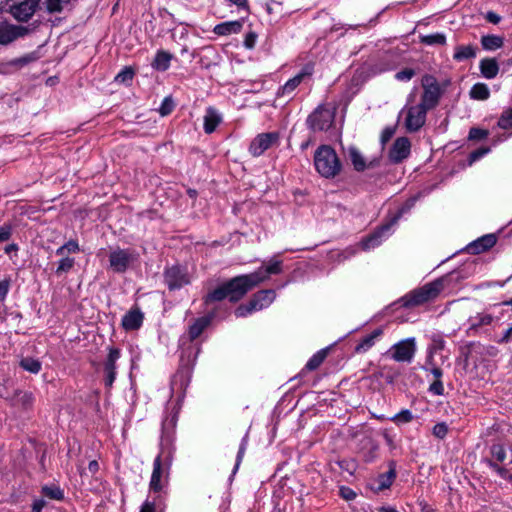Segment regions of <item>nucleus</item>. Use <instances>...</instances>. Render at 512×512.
Returning a JSON list of instances; mask_svg holds the SVG:
<instances>
[{
  "mask_svg": "<svg viewBox=\"0 0 512 512\" xmlns=\"http://www.w3.org/2000/svg\"><path fill=\"white\" fill-rule=\"evenodd\" d=\"M253 277L248 278L239 275L224 282L222 285L208 292L203 297L205 305L223 301L228 298L230 302L235 303L241 300L250 290Z\"/></svg>",
  "mask_w": 512,
  "mask_h": 512,
  "instance_id": "f257e3e1",
  "label": "nucleus"
},
{
  "mask_svg": "<svg viewBox=\"0 0 512 512\" xmlns=\"http://www.w3.org/2000/svg\"><path fill=\"white\" fill-rule=\"evenodd\" d=\"M201 351L198 345H189L181 354L179 368L171 379V389L185 394L190 384L197 357Z\"/></svg>",
  "mask_w": 512,
  "mask_h": 512,
  "instance_id": "f03ea898",
  "label": "nucleus"
},
{
  "mask_svg": "<svg viewBox=\"0 0 512 512\" xmlns=\"http://www.w3.org/2000/svg\"><path fill=\"white\" fill-rule=\"evenodd\" d=\"M443 289L444 279H435L434 281L426 283L404 295L401 298L402 306L412 308L423 305L437 298Z\"/></svg>",
  "mask_w": 512,
  "mask_h": 512,
  "instance_id": "7ed1b4c3",
  "label": "nucleus"
},
{
  "mask_svg": "<svg viewBox=\"0 0 512 512\" xmlns=\"http://www.w3.org/2000/svg\"><path fill=\"white\" fill-rule=\"evenodd\" d=\"M314 165L317 172L325 178H334L342 169V163L336 151L329 145H321L316 149Z\"/></svg>",
  "mask_w": 512,
  "mask_h": 512,
  "instance_id": "20e7f679",
  "label": "nucleus"
},
{
  "mask_svg": "<svg viewBox=\"0 0 512 512\" xmlns=\"http://www.w3.org/2000/svg\"><path fill=\"white\" fill-rule=\"evenodd\" d=\"M336 106L331 104H320L306 119V126L313 132L329 130L335 120Z\"/></svg>",
  "mask_w": 512,
  "mask_h": 512,
  "instance_id": "39448f33",
  "label": "nucleus"
},
{
  "mask_svg": "<svg viewBox=\"0 0 512 512\" xmlns=\"http://www.w3.org/2000/svg\"><path fill=\"white\" fill-rule=\"evenodd\" d=\"M177 421V413L167 415L162 421L159 453L166 454L169 459H173L175 451L174 440Z\"/></svg>",
  "mask_w": 512,
  "mask_h": 512,
  "instance_id": "423d86ee",
  "label": "nucleus"
},
{
  "mask_svg": "<svg viewBox=\"0 0 512 512\" xmlns=\"http://www.w3.org/2000/svg\"><path fill=\"white\" fill-rule=\"evenodd\" d=\"M423 93L420 104L429 110L435 108L440 101L442 91L437 79L430 74H425L421 79Z\"/></svg>",
  "mask_w": 512,
  "mask_h": 512,
  "instance_id": "0eeeda50",
  "label": "nucleus"
},
{
  "mask_svg": "<svg viewBox=\"0 0 512 512\" xmlns=\"http://www.w3.org/2000/svg\"><path fill=\"white\" fill-rule=\"evenodd\" d=\"M428 108L418 103L417 105H406L402 112L406 113L404 125L408 132L419 131L426 122Z\"/></svg>",
  "mask_w": 512,
  "mask_h": 512,
  "instance_id": "6e6552de",
  "label": "nucleus"
},
{
  "mask_svg": "<svg viewBox=\"0 0 512 512\" xmlns=\"http://www.w3.org/2000/svg\"><path fill=\"white\" fill-rule=\"evenodd\" d=\"M163 277L165 284L171 291L181 289L191 281L187 268L179 264L165 268Z\"/></svg>",
  "mask_w": 512,
  "mask_h": 512,
  "instance_id": "1a4fd4ad",
  "label": "nucleus"
},
{
  "mask_svg": "<svg viewBox=\"0 0 512 512\" xmlns=\"http://www.w3.org/2000/svg\"><path fill=\"white\" fill-rule=\"evenodd\" d=\"M36 25L31 24L28 26L15 25V24H2L0 25V45H9L19 38H24L28 34L34 32Z\"/></svg>",
  "mask_w": 512,
  "mask_h": 512,
  "instance_id": "9d476101",
  "label": "nucleus"
},
{
  "mask_svg": "<svg viewBox=\"0 0 512 512\" xmlns=\"http://www.w3.org/2000/svg\"><path fill=\"white\" fill-rule=\"evenodd\" d=\"M495 320L497 318L487 310L471 315L466 321L467 329L465 333L467 336H478L485 331L486 327L492 325Z\"/></svg>",
  "mask_w": 512,
  "mask_h": 512,
  "instance_id": "9b49d317",
  "label": "nucleus"
},
{
  "mask_svg": "<svg viewBox=\"0 0 512 512\" xmlns=\"http://www.w3.org/2000/svg\"><path fill=\"white\" fill-rule=\"evenodd\" d=\"M136 260V255L129 249L117 248L109 254L110 268L115 273H125Z\"/></svg>",
  "mask_w": 512,
  "mask_h": 512,
  "instance_id": "f8f14e48",
  "label": "nucleus"
},
{
  "mask_svg": "<svg viewBox=\"0 0 512 512\" xmlns=\"http://www.w3.org/2000/svg\"><path fill=\"white\" fill-rule=\"evenodd\" d=\"M391 357L397 362L410 363L416 353V340L410 337L395 343L391 349Z\"/></svg>",
  "mask_w": 512,
  "mask_h": 512,
  "instance_id": "ddd939ff",
  "label": "nucleus"
},
{
  "mask_svg": "<svg viewBox=\"0 0 512 512\" xmlns=\"http://www.w3.org/2000/svg\"><path fill=\"white\" fill-rule=\"evenodd\" d=\"M403 214V209L399 210L393 217H391L386 223L379 226L371 235L363 240V248L370 249L378 246L384 237H386L391 228L398 222Z\"/></svg>",
  "mask_w": 512,
  "mask_h": 512,
  "instance_id": "4468645a",
  "label": "nucleus"
},
{
  "mask_svg": "<svg viewBox=\"0 0 512 512\" xmlns=\"http://www.w3.org/2000/svg\"><path fill=\"white\" fill-rule=\"evenodd\" d=\"M173 459L167 458L166 454L159 453L153 462V471L149 483V488L153 492H160L163 488L162 476L164 467L169 469Z\"/></svg>",
  "mask_w": 512,
  "mask_h": 512,
  "instance_id": "2eb2a0df",
  "label": "nucleus"
},
{
  "mask_svg": "<svg viewBox=\"0 0 512 512\" xmlns=\"http://www.w3.org/2000/svg\"><path fill=\"white\" fill-rule=\"evenodd\" d=\"M279 140L278 132H268L258 134L249 145V153L253 157L261 156L267 151L273 144Z\"/></svg>",
  "mask_w": 512,
  "mask_h": 512,
  "instance_id": "dca6fc26",
  "label": "nucleus"
},
{
  "mask_svg": "<svg viewBox=\"0 0 512 512\" xmlns=\"http://www.w3.org/2000/svg\"><path fill=\"white\" fill-rule=\"evenodd\" d=\"M282 272V261H270L265 267H260L258 270L250 274H243L244 277L252 278L251 290L258 286L260 283L266 281L270 275L280 274Z\"/></svg>",
  "mask_w": 512,
  "mask_h": 512,
  "instance_id": "f3484780",
  "label": "nucleus"
},
{
  "mask_svg": "<svg viewBox=\"0 0 512 512\" xmlns=\"http://www.w3.org/2000/svg\"><path fill=\"white\" fill-rule=\"evenodd\" d=\"M40 0H23L10 7L11 15L19 22H27L39 7Z\"/></svg>",
  "mask_w": 512,
  "mask_h": 512,
  "instance_id": "a211bd4d",
  "label": "nucleus"
},
{
  "mask_svg": "<svg viewBox=\"0 0 512 512\" xmlns=\"http://www.w3.org/2000/svg\"><path fill=\"white\" fill-rule=\"evenodd\" d=\"M396 467V461L390 460L388 462V471L375 477L370 483V488L374 492H381L389 489L397 477Z\"/></svg>",
  "mask_w": 512,
  "mask_h": 512,
  "instance_id": "6ab92c4d",
  "label": "nucleus"
},
{
  "mask_svg": "<svg viewBox=\"0 0 512 512\" xmlns=\"http://www.w3.org/2000/svg\"><path fill=\"white\" fill-rule=\"evenodd\" d=\"M120 355V349L115 347L109 348V353L104 362V383L107 388H111L116 379V362L120 358Z\"/></svg>",
  "mask_w": 512,
  "mask_h": 512,
  "instance_id": "aec40b11",
  "label": "nucleus"
},
{
  "mask_svg": "<svg viewBox=\"0 0 512 512\" xmlns=\"http://www.w3.org/2000/svg\"><path fill=\"white\" fill-rule=\"evenodd\" d=\"M411 143L407 137H399L393 143L389 151V159L392 163H400L410 154Z\"/></svg>",
  "mask_w": 512,
  "mask_h": 512,
  "instance_id": "412c9836",
  "label": "nucleus"
},
{
  "mask_svg": "<svg viewBox=\"0 0 512 512\" xmlns=\"http://www.w3.org/2000/svg\"><path fill=\"white\" fill-rule=\"evenodd\" d=\"M215 314L210 313L205 316L196 318L188 327V338L191 342L190 345H195L193 342L201 336V334L210 326ZM199 347L200 345L197 344Z\"/></svg>",
  "mask_w": 512,
  "mask_h": 512,
  "instance_id": "4be33fe9",
  "label": "nucleus"
},
{
  "mask_svg": "<svg viewBox=\"0 0 512 512\" xmlns=\"http://www.w3.org/2000/svg\"><path fill=\"white\" fill-rule=\"evenodd\" d=\"M312 74V68L305 66L298 74L290 78L282 87L279 88L277 96H290L292 92L301 84L303 79Z\"/></svg>",
  "mask_w": 512,
  "mask_h": 512,
  "instance_id": "5701e85b",
  "label": "nucleus"
},
{
  "mask_svg": "<svg viewBox=\"0 0 512 512\" xmlns=\"http://www.w3.org/2000/svg\"><path fill=\"white\" fill-rule=\"evenodd\" d=\"M144 320V314L139 307L131 308L122 318L121 325L126 331L139 329Z\"/></svg>",
  "mask_w": 512,
  "mask_h": 512,
  "instance_id": "b1692460",
  "label": "nucleus"
},
{
  "mask_svg": "<svg viewBox=\"0 0 512 512\" xmlns=\"http://www.w3.org/2000/svg\"><path fill=\"white\" fill-rule=\"evenodd\" d=\"M496 242L494 234H487L467 245L466 250L471 254H480L492 248Z\"/></svg>",
  "mask_w": 512,
  "mask_h": 512,
  "instance_id": "393cba45",
  "label": "nucleus"
},
{
  "mask_svg": "<svg viewBox=\"0 0 512 512\" xmlns=\"http://www.w3.org/2000/svg\"><path fill=\"white\" fill-rule=\"evenodd\" d=\"M34 395L28 391L14 390L9 401L11 406H18L24 411L32 409L34 405Z\"/></svg>",
  "mask_w": 512,
  "mask_h": 512,
  "instance_id": "a878e982",
  "label": "nucleus"
},
{
  "mask_svg": "<svg viewBox=\"0 0 512 512\" xmlns=\"http://www.w3.org/2000/svg\"><path fill=\"white\" fill-rule=\"evenodd\" d=\"M426 359H435V355L442 352L446 347V341L441 333H432L429 336Z\"/></svg>",
  "mask_w": 512,
  "mask_h": 512,
  "instance_id": "bb28decb",
  "label": "nucleus"
},
{
  "mask_svg": "<svg viewBox=\"0 0 512 512\" xmlns=\"http://www.w3.org/2000/svg\"><path fill=\"white\" fill-rule=\"evenodd\" d=\"M383 334L382 328H377L370 334L363 337L359 343L355 346V353L361 354L367 352L369 349H371L375 343L376 340H378Z\"/></svg>",
  "mask_w": 512,
  "mask_h": 512,
  "instance_id": "cd10ccee",
  "label": "nucleus"
},
{
  "mask_svg": "<svg viewBox=\"0 0 512 512\" xmlns=\"http://www.w3.org/2000/svg\"><path fill=\"white\" fill-rule=\"evenodd\" d=\"M243 28V20L227 21L217 24L213 32L219 36L239 33Z\"/></svg>",
  "mask_w": 512,
  "mask_h": 512,
  "instance_id": "c85d7f7f",
  "label": "nucleus"
},
{
  "mask_svg": "<svg viewBox=\"0 0 512 512\" xmlns=\"http://www.w3.org/2000/svg\"><path fill=\"white\" fill-rule=\"evenodd\" d=\"M276 293L273 289H266L256 292L251 298L258 310L268 307L275 299Z\"/></svg>",
  "mask_w": 512,
  "mask_h": 512,
  "instance_id": "c756f323",
  "label": "nucleus"
},
{
  "mask_svg": "<svg viewBox=\"0 0 512 512\" xmlns=\"http://www.w3.org/2000/svg\"><path fill=\"white\" fill-rule=\"evenodd\" d=\"M348 156H349V159H350L354 169L357 172H363L368 167H374L373 161H371L369 164H367L364 156L361 154V152L355 146H350L348 148Z\"/></svg>",
  "mask_w": 512,
  "mask_h": 512,
  "instance_id": "7c9ffc66",
  "label": "nucleus"
},
{
  "mask_svg": "<svg viewBox=\"0 0 512 512\" xmlns=\"http://www.w3.org/2000/svg\"><path fill=\"white\" fill-rule=\"evenodd\" d=\"M222 118L219 112L213 108L208 107L204 116V131L207 134L213 133L217 126L221 123Z\"/></svg>",
  "mask_w": 512,
  "mask_h": 512,
  "instance_id": "2f4dec72",
  "label": "nucleus"
},
{
  "mask_svg": "<svg viewBox=\"0 0 512 512\" xmlns=\"http://www.w3.org/2000/svg\"><path fill=\"white\" fill-rule=\"evenodd\" d=\"M173 55L165 50H158L151 63V66L156 71L164 72L170 67Z\"/></svg>",
  "mask_w": 512,
  "mask_h": 512,
  "instance_id": "473e14b6",
  "label": "nucleus"
},
{
  "mask_svg": "<svg viewBox=\"0 0 512 512\" xmlns=\"http://www.w3.org/2000/svg\"><path fill=\"white\" fill-rule=\"evenodd\" d=\"M477 48L472 45H458L454 49L453 59L457 62H462L476 57Z\"/></svg>",
  "mask_w": 512,
  "mask_h": 512,
  "instance_id": "72a5a7b5",
  "label": "nucleus"
},
{
  "mask_svg": "<svg viewBox=\"0 0 512 512\" xmlns=\"http://www.w3.org/2000/svg\"><path fill=\"white\" fill-rule=\"evenodd\" d=\"M480 71L486 79H493L499 72V66L494 58H485L480 61Z\"/></svg>",
  "mask_w": 512,
  "mask_h": 512,
  "instance_id": "f704fd0d",
  "label": "nucleus"
},
{
  "mask_svg": "<svg viewBox=\"0 0 512 512\" xmlns=\"http://www.w3.org/2000/svg\"><path fill=\"white\" fill-rule=\"evenodd\" d=\"M39 58L40 57L38 52L33 51L21 57L10 60L9 62H7V65L19 70L33 62H36Z\"/></svg>",
  "mask_w": 512,
  "mask_h": 512,
  "instance_id": "c9c22d12",
  "label": "nucleus"
},
{
  "mask_svg": "<svg viewBox=\"0 0 512 512\" xmlns=\"http://www.w3.org/2000/svg\"><path fill=\"white\" fill-rule=\"evenodd\" d=\"M481 45L484 50L495 51L502 48L504 45V38L498 35H484L481 37Z\"/></svg>",
  "mask_w": 512,
  "mask_h": 512,
  "instance_id": "e433bc0d",
  "label": "nucleus"
},
{
  "mask_svg": "<svg viewBox=\"0 0 512 512\" xmlns=\"http://www.w3.org/2000/svg\"><path fill=\"white\" fill-rule=\"evenodd\" d=\"M12 388L13 380L5 372H0V398L9 402L13 395Z\"/></svg>",
  "mask_w": 512,
  "mask_h": 512,
  "instance_id": "4c0bfd02",
  "label": "nucleus"
},
{
  "mask_svg": "<svg viewBox=\"0 0 512 512\" xmlns=\"http://www.w3.org/2000/svg\"><path fill=\"white\" fill-rule=\"evenodd\" d=\"M19 366L32 374H38L42 368L41 362L33 357H23L19 362Z\"/></svg>",
  "mask_w": 512,
  "mask_h": 512,
  "instance_id": "58836bf2",
  "label": "nucleus"
},
{
  "mask_svg": "<svg viewBox=\"0 0 512 512\" xmlns=\"http://www.w3.org/2000/svg\"><path fill=\"white\" fill-rule=\"evenodd\" d=\"M489 96V88L484 83H476L470 90V97L475 100H487Z\"/></svg>",
  "mask_w": 512,
  "mask_h": 512,
  "instance_id": "ea45409f",
  "label": "nucleus"
},
{
  "mask_svg": "<svg viewBox=\"0 0 512 512\" xmlns=\"http://www.w3.org/2000/svg\"><path fill=\"white\" fill-rule=\"evenodd\" d=\"M41 493L52 500L61 501L64 499V491L57 485H44Z\"/></svg>",
  "mask_w": 512,
  "mask_h": 512,
  "instance_id": "a19ab883",
  "label": "nucleus"
},
{
  "mask_svg": "<svg viewBox=\"0 0 512 512\" xmlns=\"http://www.w3.org/2000/svg\"><path fill=\"white\" fill-rule=\"evenodd\" d=\"M420 42L424 45H445L446 44V36L444 33H434L420 36Z\"/></svg>",
  "mask_w": 512,
  "mask_h": 512,
  "instance_id": "79ce46f5",
  "label": "nucleus"
},
{
  "mask_svg": "<svg viewBox=\"0 0 512 512\" xmlns=\"http://www.w3.org/2000/svg\"><path fill=\"white\" fill-rule=\"evenodd\" d=\"M327 356V351L322 349L315 353L306 363L305 369L309 371L316 370L325 360Z\"/></svg>",
  "mask_w": 512,
  "mask_h": 512,
  "instance_id": "37998d69",
  "label": "nucleus"
},
{
  "mask_svg": "<svg viewBox=\"0 0 512 512\" xmlns=\"http://www.w3.org/2000/svg\"><path fill=\"white\" fill-rule=\"evenodd\" d=\"M422 369L430 372L435 380H440L443 376V370L439 367L436 359H426Z\"/></svg>",
  "mask_w": 512,
  "mask_h": 512,
  "instance_id": "c03bdc74",
  "label": "nucleus"
},
{
  "mask_svg": "<svg viewBox=\"0 0 512 512\" xmlns=\"http://www.w3.org/2000/svg\"><path fill=\"white\" fill-rule=\"evenodd\" d=\"M80 252V247L77 240H69L62 246L56 249L57 256H64L66 253H78Z\"/></svg>",
  "mask_w": 512,
  "mask_h": 512,
  "instance_id": "a18cd8bd",
  "label": "nucleus"
},
{
  "mask_svg": "<svg viewBox=\"0 0 512 512\" xmlns=\"http://www.w3.org/2000/svg\"><path fill=\"white\" fill-rule=\"evenodd\" d=\"M62 258L58 262L55 273L60 276L64 273L69 272L75 265V259L70 257L61 256Z\"/></svg>",
  "mask_w": 512,
  "mask_h": 512,
  "instance_id": "49530a36",
  "label": "nucleus"
},
{
  "mask_svg": "<svg viewBox=\"0 0 512 512\" xmlns=\"http://www.w3.org/2000/svg\"><path fill=\"white\" fill-rule=\"evenodd\" d=\"M135 75L134 69L125 66L115 77V81L119 83H130Z\"/></svg>",
  "mask_w": 512,
  "mask_h": 512,
  "instance_id": "de8ad7c7",
  "label": "nucleus"
},
{
  "mask_svg": "<svg viewBox=\"0 0 512 512\" xmlns=\"http://www.w3.org/2000/svg\"><path fill=\"white\" fill-rule=\"evenodd\" d=\"M414 419L412 412L408 409H403L395 414L391 420L396 424L409 423Z\"/></svg>",
  "mask_w": 512,
  "mask_h": 512,
  "instance_id": "09e8293b",
  "label": "nucleus"
},
{
  "mask_svg": "<svg viewBox=\"0 0 512 512\" xmlns=\"http://www.w3.org/2000/svg\"><path fill=\"white\" fill-rule=\"evenodd\" d=\"M498 126L507 130L512 128V108L505 110L498 119Z\"/></svg>",
  "mask_w": 512,
  "mask_h": 512,
  "instance_id": "8fccbe9b",
  "label": "nucleus"
},
{
  "mask_svg": "<svg viewBox=\"0 0 512 512\" xmlns=\"http://www.w3.org/2000/svg\"><path fill=\"white\" fill-rule=\"evenodd\" d=\"M254 311H257V308L250 299V301L247 304H242L236 308L235 315L237 317H246Z\"/></svg>",
  "mask_w": 512,
  "mask_h": 512,
  "instance_id": "3c124183",
  "label": "nucleus"
},
{
  "mask_svg": "<svg viewBox=\"0 0 512 512\" xmlns=\"http://www.w3.org/2000/svg\"><path fill=\"white\" fill-rule=\"evenodd\" d=\"M489 135V131L486 129H481L477 127H473L470 129L468 134V139L473 141H480L487 138Z\"/></svg>",
  "mask_w": 512,
  "mask_h": 512,
  "instance_id": "603ef678",
  "label": "nucleus"
},
{
  "mask_svg": "<svg viewBox=\"0 0 512 512\" xmlns=\"http://www.w3.org/2000/svg\"><path fill=\"white\" fill-rule=\"evenodd\" d=\"M491 455L498 462H503L506 459V450L501 444H493L491 446Z\"/></svg>",
  "mask_w": 512,
  "mask_h": 512,
  "instance_id": "864d4df0",
  "label": "nucleus"
},
{
  "mask_svg": "<svg viewBox=\"0 0 512 512\" xmlns=\"http://www.w3.org/2000/svg\"><path fill=\"white\" fill-rule=\"evenodd\" d=\"M247 435H245L242 440H241V443H240V446H239V450H238V453H237V457H236V463H235V466H234V469H233V474L236 473V471L238 470L239 468V465L244 457V454H245V451H246V448H247V444H248V440H247Z\"/></svg>",
  "mask_w": 512,
  "mask_h": 512,
  "instance_id": "5fc2aeb1",
  "label": "nucleus"
},
{
  "mask_svg": "<svg viewBox=\"0 0 512 512\" xmlns=\"http://www.w3.org/2000/svg\"><path fill=\"white\" fill-rule=\"evenodd\" d=\"M174 109V102L171 97H165L158 109L162 116L169 115Z\"/></svg>",
  "mask_w": 512,
  "mask_h": 512,
  "instance_id": "6e6d98bb",
  "label": "nucleus"
},
{
  "mask_svg": "<svg viewBox=\"0 0 512 512\" xmlns=\"http://www.w3.org/2000/svg\"><path fill=\"white\" fill-rule=\"evenodd\" d=\"M433 435L436 438L444 439L448 433V426L445 422H440L434 425L432 430Z\"/></svg>",
  "mask_w": 512,
  "mask_h": 512,
  "instance_id": "4d7b16f0",
  "label": "nucleus"
},
{
  "mask_svg": "<svg viewBox=\"0 0 512 512\" xmlns=\"http://www.w3.org/2000/svg\"><path fill=\"white\" fill-rule=\"evenodd\" d=\"M428 391L433 394V395H436V396H442L444 395V385H443V382L442 380L438 379V380H434L430 385H429V388H428Z\"/></svg>",
  "mask_w": 512,
  "mask_h": 512,
  "instance_id": "13d9d810",
  "label": "nucleus"
},
{
  "mask_svg": "<svg viewBox=\"0 0 512 512\" xmlns=\"http://www.w3.org/2000/svg\"><path fill=\"white\" fill-rule=\"evenodd\" d=\"M489 151H490V148H488V147H481V148H478V149L472 151L468 157L469 164L476 162L477 160L482 158L484 155L489 153Z\"/></svg>",
  "mask_w": 512,
  "mask_h": 512,
  "instance_id": "bf43d9fd",
  "label": "nucleus"
},
{
  "mask_svg": "<svg viewBox=\"0 0 512 512\" xmlns=\"http://www.w3.org/2000/svg\"><path fill=\"white\" fill-rule=\"evenodd\" d=\"M339 495L346 501H353L357 497V493L348 486H341L339 488Z\"/></svg>",
  "mask_w": 512,
  "mask_h": 512,
  "instance_id": "052dcab7",
  "label": "nucleus"
},
{
  "mask_svg": "<svg viewBox=\"0 0 512 512\" xmlns=\"http://www.w3.org/2000/svg\"><path fill=\"white\" fill-rule=\"evenodd\" d=\"M415 70L412 68H405L395 74V79L398 81H409L415 76Z\"/></svg>",
  "mask_w": 512,
  "mask_h": 512,
  "instance_id": "680f3d73",
  "label": "nucleus"
},
{
  "mask_svg": "<svg viewBox=\"0 0 512 512\" xmlns=\"http://www.w3.org/2000/svg\"><path fill=\"white\" fill-rule=\"evenodd\" d=\"M9 287H10V280L5 279V280L0 281V301H3L6 298L8 292H9Z\"/></svg>",
  "mask_w": 512,
  "mask_h": 512,
  "instance_id": "e2e57ef3",
  "label": "nucleus"
},
{
  "mask_svg": "<svg viewBox=\"0 0 512 512\" xmlns=\"http://www.w3.org/2000/svg\"><path fill=\"white\" fill-rule=\"evenodd\" d=\"M512 341V325L503 333L502 337L497 339L498 344H507Z\"/></svg>",
  "mask_w": 512,
  "mask_h": 512,
  "instance_id": "0e129e2a",
  "label": "nucleus"
},
{
  "mask_svg": "<svg viewBox=\"0 0 512 512\" xmlns=\"http://www.w3.org/2000/svg\"><path fill=\"white\" fill-rule=\"evenodd\" d=\"M378 447L374 445L369 451L364 453V461L367 463L373 462L377 457Z\"/></svg>",
  "mask_w": 512,
  "mask_h": 512,
  "instance_id": "69168bd1",
  "label": "nucleus"
},
{
  "mask_svg": "<svg viewBox=\"0 0 512 512\" xmlns=\"http://www.w3.org/2000/svg\"><path fill=\"white\" fill-rule=\"evenodd\" d=\"M140 512H156L155 502L149 500L144 501L141 505Z\"/></svg>",
  "mask_w": 512,
  "mask_h": 512,
  "instance_id": "338daca9",
  "label": "nucleus"
},
{
  "mask_svg": "<svg viewBox=\"0 0 512 512\" xmlns=\"http://www.w3.org/2000/svg\"><path fill=\"white\" fill-rule=\"evenodd\" d=\"M45 505L44 499H35L32 503L31 512H42Z\"/></svg>",
  "mask_w": 512,
  "mask_h": 512,
  "instance_id": "774afa93",
  "label": "nucleus"
}]
</instances>
